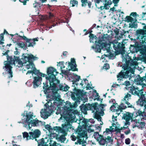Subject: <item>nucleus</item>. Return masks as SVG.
Returning <instances> with one entry per match:
<instances>
[{
	"label": "nucleus",
	"instance_id": "f257e3e1",
	"mask_svg": "<svg viewBox=\"0 0 146 146\" xmlns=\"http://www.w3.org/2000/svg\"><path fill=\"white\" fill-rule=\"evenodd\" d=\"M79 121V125L77 128L74 130L75 133L77 134L76 136L72 135L71 137L72 140L74 141L77 139V142L75 143V144L78 143L81 145L84 143L86 142L84 139L87 136V132L86 130L88 127V122L89 121L88 119L83 118V119H80Z\"/></svg>",
	"mask_w": 146,
	"mask_h": 146
},
{
	"label": "nucleus",
	"instance_id": "f03ea898",
	"mask_svg": "<svg viewBox=\"0 0 146 146\" xmlns=\"http://www.w3.org/2000/svg\"><path fill=\"white\" fill-rule=\"evenodd\" d=\"M73 75L72 76L73 80L72 81L73 84H75L77 87L78 83L77 82L80 79V77L78 76L76 74L73 73ZM74 88L73 89L74 92H72L71 98L72 99L75 101V103H77L80 102V100L83 101V102H87L88 99L86 95V93H83V90L77 89L75 85H74Z\"/></svg>",
	"mask_w": 146,
	"mask_h": 146
},
{
	"label": "nucleus",
	"instance_id": "7ed1b4c3",
	"mask_svg": "<svg viewBox=\"0 0 146 146\" xmlns=\"http://www.w3.org/2000/svg\"><path fill=\"white\" fill-rule=\"evenodd\" d=\"M26 112V119L23 122V126L27 128H29L30 129L32 126H42L44 124H42V121L38 120L37 118L33 119L32 117L33 116V113L30 112L27 113L26 111H25L24 113L22 114V116H25V113Z\"/></svg>",
	"mask_w": 146,
	"mask_h": 146
},
{
	"label": "nucleus",
	"instance_id": "20e7f679",
	"mask_svg": "<svg viewBox=\"0 0 146 146\" xmlns=\"http://www.w3.org/2000/svg\"><path fill=\"white\" fill-rule=\"evenodd\" d=\"M129 92L132 95L138 96L139 98L137 102V104L141 107L144 106L145 108L146 109L145 95L143 94V92H142V89L140 90L139 88H135L133 86L130 88Z\"/></svg>",
	"mask_w": 146,
	"mask_h": 146
},
{
	"label": "nucleus",
	"instance_id": "39448f33",
	"mask_svg": "<svg viewBox=\"0 0 146 146\" xmlns=\"http://www.w3.org/2000/svg\"><path fill=\"white\" fill-rule=\"evenodd\" d=\"M104 106V104L99 105L97 103H93L90 106L92 109V112H95L94 118L98 121H101L102 117L100 115H103Z\"/></svg>",
	"mask_w": 146,
	"mask_h": 146
},
{
	"label": "nucleus",
	"instance_id": "423d86ee",
	"mask_svg": "<svg viewBox=\"0 0 146 146\" xmlns=\"http://www.w3.org/2000/svg\"><path fill=\"white\" fill-rule=\"evenodd\" d=\"M76 107L75 104L72 105L71 102L66 101L63 108L62 116L76 117L75 115L77 114L78 112L77 110L73 109Z\"/></svg>",
	"mask_w": 146,
	"mask_h": 146
},
{
	"label": "nucleus",
	"instance_id": "0eeeda50",
	"mask_svg": "<svg viewBox=\"0 0 146 146\" xmlns=\"http://www.w3.org/2000/svg\"><path fill=\"white\" fill-rule=\"evenodd\" d=\"M124 60L125 64L122 67L124 70L125 71L127 74L129 73H130L134 76V70L131 68L130 66H136L137 64V62L134 61L131 57L129 55L125 58Z\"/></svg>",
	"mask_w": 146,
	"mask_h": 146
},
{
	"label": "nucleus",
	"instance_id": "6e6552de",
	"mask_svg": "<svg viewBox=\"0 0 146 146\" xmlns=\"http://www.w3.org/2000/svg\"><path fill=\"white\" fill-rule=\"evenodd\" d=\"M50 98L55 99V100L53 102L52 104V102H51L50 106L47 103H46L45 104V106H46V108L44 110V111L43 112H40L41 116V117L44 118V115H46L48 116H49L55 110H56V108L57 107L58 104V103L56 102L57 100H56V98H54V97L52 96L51 97V98L49 97Z\"/></svg>",
	"mask_w": 146,
	"mask_h": 146
},
{
	"label": "nucleus",
	"instance_id": "1a4fd4ad",
	"mask_svg": "<svg viewBox=\"0 0 146 146\" xmlns=\"http://www.w3.org/2000/svg\"><path fill=\"white\" fill-rule=\"evenodd\" d=\"M7 60L4 62V64L5 66H3V69L5 68V70L7 72V73L9 74L8 78H10L13 76L12 71L13 67L11 66V64L14 63L15 60L12 56H9L8 55L7 56Z\"/></svg>",
	"mask_w": 146,
	"mask_h": 146
},
{
	"label": "nucleus",
	"instance_id": "9d476101",
	"mask_svg": "<svg viewBox=\"0 0 146 146\" xmlns=\"http://www.w3.org/2000/svg\"><path fill=\"white\" fill-rule=\"evenodd\" d=\"M62 116L65 122L64 124L62 125V126L65 132V131H68L69 129H71L72 126L71 123L74 121L76 117Z\"/></svg>",
	"mask_w": 146,
	"mask_h": 146
},
{
	"label": "nucleus",
	"instance_id": "9b49d317",
	"mask_svg": "<svg viewBox=\"0 0 146 146\" xmlns=\"http://www.w3.org/2000/svg\"><path fill=\"white\" fill-rule=\"evenodd\" d=\"M111 43L113 44V47L116 53L123 54L125 53V45L123 42H119L117 40L113 41Z\"/></svg>",
	"mask_w": 146,
	"mask_h": 146
},
{
	"label": "nucleus",
	"instance_id": "f8f14e48",
	"mask_svg": "<svg viewBox=\"0 0 146 146\" xmlns=\"http://www.w3.org/2000/svg\"><path fill=\"white\" fill-rule=\"evenodd\" d=\"M56 71V69L54 68L50 67L47 68V76L46 77V80H51L59 82V81L57 80L56 76L58 73Z\"/></svg>",
	"mask_w": 146,
	"mask_h": 146
},
{
	"label": "nucleus",
	"instance_id": "ddd939ff",
	"mask_svg": "<svg viewBox=\"0 0 146 146\" xmlns=\"http://www.w3.org/2000/svg\"><path fill=\"white\" fill-rule=\"evenodd\" d=\"M57 80L59 81V82L55 81V80L53 82H54L53 87V91H52V94H48V97L51 98L52 96L54 97V98H56V96L55 95L57 93V92L59 90H63L64 86L63 85L61 84H60V80L57 79Z\"/></svg>",
	"mask_w": 146,
	"mask_h": 146
},
{
	"label": "nucleus",
	"instance_id": "4468645a",
	"mask_svg": "<svg viewBox=\"0 0 146 146\" xmlns=\"http://www.w3.org/2000/svg\"><path fill=\"white\" fill-rule=\"evenodd\" d=\"M54 81L51 80H47L45 82L43 83V89L44 90V92L45 94H52V91H53V86Z\"/></svg>",
	"mask_w": 146,
	"mask_h": 146
},
{
	"label": "nucleus",
	"instance_id": "2eb2a0df",
	"mask_svg": "<svg viewBox=\"0 0 146 146\" xmlns=\"http://www.w3.org/2000/svg\"><path fill=\"white\" fill-rule=\"evenodd\" d=\"M100 38L99 37L100 39L98 40L97 42L96 40L95 41L96 43L95 46H92V48L94 49L95 50L96 52H100L101 49L106 47V44L102 42V41L105 40V39L106 38V37H105L104 36H103L101 37V39H100Z\"/></svg>",
	"mask_w": 146,
	"mask_h": 146
},
{
	"label": "nucleus",
	"instance_id": "dca6fc26",
	"mask_svg": "<svg viewBox=\"0 0 146 146\" xmlns=\"http://www.w3.org/2000/svg\"><path fill=\"white\" fill-rule=\"evenodd\" d=\"M110 108H114V110H116V114L119 115L121 112L123 111V110H124L127 108L126 105H124L123 103H121L118 106L117 104L113 103V105L111 106Z\"/></svg>",
	"mask_w": 146,
	"mask_h": 146
},
{
	"label": "nucleus",
	"instance_id": "f3484780",
	"mask_svg": "<svg viewBox=\"0 0 146 146\" xmlns=\"http://www.w3.org/2000/svg\"><path fill=\"white\" fill-rule=\"evenodd\" d=\"M136 35L137 36L136 38L137 39H139L140 42L143 43L146 41V36L145 35L143 29L137 30L136 31Z\"/></svg>",
	"mask_w": 146,
	"mask_h": 146
},
{
	"label": "nucleus",
	"instance_id": "a211bd4d",
	"mask_svg": "<svg viewBox=\"0 0 146 146\" xmlns=\"http://www.w3.org/2000/svg\"><path fill=\"white\" fill-rule=\"evenodd\" d=\"M29 133V139L33 140L35 139V140L37 141L38 143L40 142L41 139L40 140L39 142V141L36 139L37 138L39 137L41 135V132L39 130L35 129L33 131L30 132Z\"/></svg>",
	"mask_w": 146,
	"mask_h": 146
},
{
	"label": "nucleus",
	"instance_id": "6ab92c4d",
	"mask_svg": "<svg viewBox=\"0 0 146 146\" xmlns=\"http://www.w3.org/2000/svg\"><path fill=\"white\" fill-rule=\"evenodd\" d=\"M141 43L138 42H136L134 45H131L129 48L131 52L134 53H137L139 51L141 48Z\"/></svg>",
	"mask_w": 146,
	"mask_h": 146
},
{
	"label": "nucleus",
	"instance_id": "aec40b11",
	"mask_svg": "<svg viewBox=\"0 0 146 146\" xmlns=\"http://www.w3.org/2000/svg\"><path fill=\"white\" fill-rule=\"evenodd\" d=\"M21 38H22L23 40H25L27 43H29V44L28 45V47L33 46V45L35 44V41H38V40L37 38H34L33 39H29L27 38L25 36H19Z\"/></svg>",
	"mask_w": 146,
	"mask_h": 146
},
{
	"label": "nucleus",
	"instance_id": "412c9836",
	"mask_svg": "<svg viewBox=\"0 0 146 146\" xmlns=\"http://www.w3.org/2000/svg\"><path fill=\"white\" fill-rule=\"evenodd\" d=\"M68 64V68H70V69H68V71H78V69L76 68L77 65L76 64L75 60L74 58H71V62H69Z\"/></svg>",
	"mask_w": 146,
	"mask_h": 146
},
{
	"label": "nucleus",
	"instance_id": "4be33fe9",
	"mask_svg": "<svg viewBox=\"0 0 146 146\" xmlns=\"http://www.w3.org/2000/svg\"><path fill=\"white\" fill-rule=\"evenodd\" d=\"M133 117L132 113L131 115V113L129 112H126V113L123 114L122 118L124 119L125 120V125H129V121L131 119H132Z\"/></svg>",
	"mask_w": 146,
	"mask_h": 146
},
{
	"label": "nucleus",
	"instance_id": "5701e85b",
	"mask_svg": "<svg viewBox=\"0 0 146 146\" xmlns=\"http://www.w3.org/2000/svg\"><path fill=\"white\" fill-rule=\"evenodd\" d=\"M33 82L34 87L35 88L38 87L41 84L42 78L41 77L34 76L33 77Z\"/></svg>",
	"mask_w": 146,
	"mask_h": 146
},
{
	"label": "nucleus",
	"instance_id": "b1692460",
	"mask_svg": "<svg viewBox=\"0 0 146 146\" xmlns=\"http://www.w3.org/2000/svg\"><path fill=\"white\" fill-rule=\"evenodd\" d=\"M131 95H130L128 93H127L125 95V96L123 98V100L124 101V103H123L124 104H126L127 105V106H126L127 108H134V107L133 106L130 104V103H129L128 102L129 99H131Z\"/></svg>",
	"mask_w": 146,
	"mask_h": 146
},
{
	"label": "nucleus",
	"instance_id": "393cba45",
	"mask_svg": "<svg viewBox=\"0 0 146 146\" xmlns=\"http://www.w3.org/2000/svg\"><path fill=\"white\" fill-rule=\"evenodd\" d=\"M91 105H92V104H88V105L83 104L80 106V110L84 114H86L87 110H92V109H91V108L90 106Z\"/></svg>",
	"mask_w": 146,
	"mask_h": 146
},
{
	"label": "nucleus",
	"instance_id": "a878e982",
	"mask_svg": "<svg viewBox=\"0 0 146 146\" xmlns=\"http://www.w3.org/2000/svg\"><path fill=\"white\" fill-rule=\"evenodd\" d=\"M141 43V48L139 51L143 56L146 57V41L143 43Z\"/></svg>",
	"mask_w": 146,
	"mask_h": 146
},
{
	"label": "nucleus",
	"instance_id": "bb28decb",
	"mask_svg": "<svg viewBox=\"0 0 146 146\" xmlns=\"http://www.w3.org/2000/svg\"><path fill=\"white\" fill-rule=\"evenodd\" d=\"M132 115L133 117V118L134 117H136L138 116H144L143 118L144 119H146V115H145V112H142V111L140 110H136L135 111V113L134 112L132 113Z\"/></svg>",
	"mask_w": 146,
	"mask_h": 146
},
{
	"label": "nucleus",
	"instance_id": "cd10ccee",
	"mask_svg": "<svg viewBox=\"0 0 146 146\" xmlns=\"http://www.w3.org/2000/svg\"><path fill=\"white\" fill-rule=\"evenodd\" d=\"M127 73L125 71L124 72L123 70H121L117 75V80H122L123 78H127Z\"/></svg>",
	"mask_w": 146,
	"mask_h": 146
},
{
	"label": "nucleus",
	"instance_id": "c85d7f7f",
	"mask_svg": "<svg viewBox=\"0 0 146 146\" xmlns=\"http://www.w3.org/2000/svg\"><path fill=\"white\" fill-rule=\"evenodd\" d=\"M27 55H28V56H23V62L24 63H26L27 62H29L32 59L35 60V58H36L33 54L29 55V54H28Z\"/></svg>",
	"mask_w": 146,
	"mask_h": 146
},
{
	"label": "nucleus",
	"instance_id": "c756f323",
	"mask_svg": "<svg viewBox=\"0 0 146 146\" xmlns=\"http://www.w3.org/2000/svg\"><path fill=\"white\" fill-rule=\"evenodd\" d=\"M106 140L104 138L103 136L102 135L97 141L101 145H104L106 143Z\"/></svg>",
	"mask_w": 146,
	"mask_h": 146
},
{
	"label": "nucleus",
	"instance_id": "7c9ffc66",
	"mask_svg": "<svg viewBox=\"0 0 146 146\" xmlns=\"http://www.w3.org/2000/svg\"><path fill=\"white\" fill-rule=\"evenodd\" d=\"M81 2L82 3V5L83 7H85L88 4V7L90 8L91 5V2L90 1H88L87 0H81Z\"/></svg>",
	"mask_w": 146,
	"mask_h": 146
},
{
	"label": "nucleus",
	"instance_id": "2f4dec72",
	"mask_svg": "<svg viewBox=\"0 0 146 146\" xmlns=\"http://www.w3.org/2000/svg\"><path fill=\"white\" fill-rule=\"evenodd\" d=\"M57 21L56 22V24L55 23H53V25L49 27V28H51L52 27H54L56 26V25H58V23L60 24V23H65L66 22V21H65L63 19H58V20H56Z\"/></svg>",
	"mask_w": 146,
	"mask_h": 146
},
{
	"label": "nucleus",
	"instance_id": "473e14b6",
	"mask_svg": "<svg viewBox=\"0 0 146 146\" xmlns=\"http://www.w3.org/2000/svg\"><path fill=\"white\" fill-rule=\"evenodd\" d=\"M114 0H105V3L104 6V8L106 9H108V6L111 5Z\"/></svg>",
	"mask_w": 146,
	"mask_h": 146
},
{
	"label": "nucleus",
	"instance_id": "72a5a7b5",
	"mask_svg": "<svg viewBox=\"0 0 146 146\" xmlns=\"http://www.w3.org/2000/svg\"><path fill=\"white\" fill-rule=\"evenodd\" d=\"M122 85H124L125 86H126L128 87H127L125 88L126 90H129V88L130 89L129 91V92H129L130 91V88L131 87L133 86L132 85H131V86H130H130H131V84H130V82L129 81H125L122 84ZM134 87H135V86H134Z\"/></svg>",
	"mask_w": 146,
	"mask_h": 146
},
{
	"label": "nucleus",
	"instance_id": "f704fd0d",
	"mask_svg": "<svg viewBox=\"0 0 146 146\" xmlns=\"http://www.w3.org/2000/svg\"><path fill=\"white\" fill-rule=\"evenodd\" d=\"M54 130L56 131V132L61 133H64V130L63 127L62 128L59 126H55L53 127Z\"/></svg>",
	"mask_w": 146,
	"mask_h": 146
},
{
	"label": "nucleus",
	"instance_id": "c9c22d12",
	"mask_svg": "<svg viewBox=\"0 0 146 146\" xmlns=\"http://www.w3.org/2000/svg\"><path fill=\"white\" fill-rule=\"evenodd\" d=\"M28 62L29 63V64H27L26 68L27 69H29L31 67V68L33 69V67H35V65L32 60H31L29 61Z\"/></svg>",
	"mask_w": 146,
	"mask_h": 146
},
{
	"label": "nucleus",
	"instance_id": "e433bc0d",
	"mask_svg": "<svg viewBox=\"0 0 146 146\" xmlns=\"http://www.w3.org/2000/svg\"><path fill=\"white\" fill-rule=\"evenodd\" d=\"M46 142H45L44 139L42 138L40 141V142L38 143V146H47Z\"/></svg>",
	"mask_w": 146,
	"mask_h": 146
},
{
	"label": "nucleus",
	"instance_id": "4c0bfd02",
	"mask_svg": "<svg viewBox=\"0 0 146 146\" xmlns=\"http://www.w3.org/2000/svg\"><path fill=\"white\" fill-rule=\"evenodd\" d=\"M119 54V53H116V51H115L113 52V53H112V52H110V55H109V56L111 58H114L115 56ZM104 55L106 56V57H108L109 56V55H106V54H104Z\"/></svg>",
	"mask_w": 146,
	"mask_h": 146
},
{
	"label": "nucleus",
	"instance_id": "58836bf2",
	"mask_svg": "<svg viewBox=\"0 0 146 146\" xmlns=\"http://www.w3.org/2000/svg\"><path fill=\"white\" fill-rule=\"evenodd\" d=\"M33 74H35L37 76H39L40 73L39 70H37L35 67H33Z\"/></svg>",
	"mask_w": 146,
	"mask_h": 146
},
{
	"label": "nucleus",
	"instance_id": "ea45409f",
	"mask_svg": "<svg viewBox=\"0 0 146 146\" xmlns=\"http://www.w3.org/2000/svg\"><path fill=\"white\" fill-rule=\"evenodd\" d=\"M33 6L34 8H36L38 10H39L41 6V4L39 3L36 2L35 1V3L33 4Z\"/></svg>",
	"mask_w": 146,
	"mask_h": 146
},
{
	"label": "nucleus",
	"instance_id": "a19ab883",
	"mask_svg": "<svg viewBox=\"0 0 146 146\" xmlns=\"http://www.w3.org/2000/svg\"><path fill=\"white\" fill-rule=\"evenodd\" d=\"M101 136H102V135H100L98 132H95L94 133V138L97 141Z\"/></svg>",
	"mask_w": 146,
	"mask_h": 146
},
{
	"label": "nucleus",
	"instance_id": "79ce46f5",
	"mask_svg": "<svg viewBox=\"0 0 146 146\" xmlns=\"http://www.w3.org/2000/svg\"><path fill=\"white\" fill-rule=\"evenodd\" d=\"M134 122H135V123H134L135 124V126H137V127H139V126L140 125V121L139 119L137 120V119H135L134 121Z\"/></svg>",
	"mask_w": 146,
	"mask_h": 146
},
{
	"label": "nucleus",
	"instance_id": "37998d69",
	"mask_svg": "<svg viewBox=\"0 0 146 146\" xmlns=\"http://www.w3.org/2000/svg\"><path fill=\"white\" fill-rule=\"evenodd\" d=\"M89 37L90 38V42H91L92 40L94 38H95V39H96V38H97V37L96 36H94V35L92 33H91L89 35Z\"/></svg>",
	"mask_w": 146,
	"mask_h": 146
},
{
	"label": "nucleus",
	"instance_id": "c03bdc74",
	"mask_svg": "<svg viewBox=\"0 0 146 146\" xmlns=\"http://www.w3.org/2000/svg\"><path fill=\"white\" fill-rule=\"evenodd\" d=\"M58 63L59 64V66L60 67V68L61 70H62V68H64L65 67L64 65V62H60Z\"/></svg>",
	"mask_w": 146,
	"mask_h": 146
},
{
	"label": "nucleus",
	"instance_id": "a18cd8bd",
	"mask_svg": "<svg viewBox=\"0 0 146 146\" xmlns=\"http://www.w3.org/2000/svg\"><path fill=\"white\" fill-rule=\"evenodd\" d=\"M61 73L65 75L68 76V74H70L69 71H68V70H64L62 69L61 70Z\"/></svg>",
	"mask_w": 146,
	"mask_h": 146
},
{
	"label": "nucleus",
	"instance_id": "49530a36",
	"mask_svg": "<svg viewBox=\"0 0 146 146\" xmlns=\"http://www.w3.org/2000/svg\"><path fill=\"white\" fill-rule=\"evenodd\" d=\"M23 133L24 138H26L27 139H29V135L28 133L26 132H25Z\"/></svg>",
	"mask_w": 146,
	"mask_h": 146
},
{
	"label": "nucleus",
	"instance_id": "de8ad7c7",
	"mask_svg": "<svg viewBox=\"0 0 146 146\" xmlns=\"http://www.w3.org/2000/svg\"><path fill=\"white\" fill-rule=\"evenodd\" d=\"M105 139H106V143L113 141V140L111 139V137L109 136H108L107 138H106Z\"/></svg>",
	"mask_w": 146,
	"mask_h": 146
},
{
	"label": "nucleus",
	"instance_id": "09e8293b",
	"mask_svg": "<svg viewBox=\"0 0 146 146\" xmlns=\"http://www.w3.org/2000/svg\"><path fill=\"white\" fill-rule=\"evenodd\" d=\"M78 2L77 1L75 0H73L71 1L70 3L72 5V6L74 7L78 4Z\"/></svg>",
	"mask_w": 146,
	"mask_h": 146
},
{
	"label": "nucleus",
	"instance_id": "8fccbe9b",
	"mask_svg": "<svg viewBox=\"0 0 146 146\" xmlns=\"http://www.w3.org/2000/svg\"><path fill=\"white\" fill-rule=\"evenodd\" d=\"M103 68L104 69L106 70H108L110 68L109 64L107 63H105L104 64Z\"/></svg>",
	"mask_w": 146,
	"mask_h": 146
},
{
	"label": "nucleus",
	"instance_id": "3c124183",
	"mask_svg": "<svg viewBox=\"0 0 146 146\" xmlns=\"http://www.w3.org/2000/svg\"><path fill=\"white\" fill-rule=\"evenodd\" d=\"M15 37H14L13 39L12 40L13 41L14 43H16L17 42H18V41L19 40L18 36H15Z\"/></svg>",
	"mask_w": 146,
	"mask_h": 146
},
{
	"label": "nucleus",
	"instance_id": "603ef678",
	"mask_svg": "<svg viewBox=\"0 0 146 146\" xmlns=\"http://www.w3.org/2000/svg\"><path fill=\"white\" fill-rule=\"evenodd\" d=\"M58 138L62 142L64 141L66 139V138L63 135L60 136Z\"/></svg>",
	"mask_w": 146,
	"mask_h": 146
},
{
	"label": "nucleus",
	"instance_id": "864d4df0",
	"mask_svg": "<svg viewBox=\"0 0 146 146\" xmlns=\"http://www.w3.org/2000/svg\"><path fill=\"white\" fill-rule=\"evenodd\" d=\"M92 96L93 97H94L95 98V99H97V100L98 101L100 100V96H99L98 93L97 92H96V94H95V95Z\"/></svg>",
	"mask_w": 146,
	"mask_h": 146
},
{
	"label": "nucleus",
	"instance_id": "5fc2aeb1",
	"mask_svg": "<svg viewBox=\"0 0 146 146\" xmlns=\"http://www.w3.org/2000/svg\"><path fill=\"white\" fill-rule=\"evenodd\" d=\"M130 16H132L134 17H136L137 16L139 17V16L138 14H137L136 12H132L131 13Z\"/></svg>",
	"mask_w": 146,
	"mask_h": 146
},
{
	"label": "nucleus",
	"instance_id": "6e6d98bb",
	"mask_svg": "<svg viewBox=\"0 0 146 146\" xmlns=\"http://www.w3.org/2000/svg\"><path fill=\"white\" fill-rule=\"evenodd\" d=\"M126 19V20H122L123 21H126L128 22H132V21H133L134 20L135 21H137V19Z\"/></svg>",
	"mask_w": 146,
	"mask_h": 146
},
{
	"label": "nucleus",
	"instance_id": "4d7b16f0",
	"mask_svg": "<svg viewBox=\"0 0 146 146\" xmlns=\"http://www.w3.org/2000/svg\"><path fill=\"white\" fill-rule=\"evenodd\" d=\"M45 128L46 129L48 130L52 129L51 127L48 124L45 125Z\"/></svg>",
	"mask_w": 146,
	"mask_h": 146
},
{
	"label": "nucleus",
	"instance_id": "13d9d810",
	"mask_svg": "<svg viewBox=\"0 0 146 146\" xmlns=\"http://www.w3.org/2000/svg\"><path fill=\"white\" fill-rule=\"evenodd\" d=\"M117 127H115V128H116V131H117V132L118 133H120L121 132V131L122 130V129H125L126 128L125 127H121L120 128H116Z\"/></svg>",
	"mask_w": 146,
	"mask_h": 146
},
{
	"label": "nucleus",
	"instance_id": "bf43d9fd",
	"mask_svg": "<svg viewBox=\"0 0 146 146\" xmlns=\"http://www.w3.org/2000/svg\"><path fill=\"white\" fill-rule=\"evenodd\" d=\"M125 143L127 145H129L130 143V139L129 138H127L125 139Z\"/></svg>",
	"mask_w": 146,
	"mask_h": 146
},
{
	"label": "nucleus",
	"instance_id": "052dcab7",
	"mask_svg": "<svg viewBox=\"0 0 146 146\" xmlns=\"http://www.w3.org/2000/svg\"><path fill=\"white\" fill-rule=\"evenodd\" d=\"M145 123L144 122H140V125L139 127L143 128L144 127Z\"/></svg>",
	"mask_w": 146,
	"mask_h": 146
},
{
	"label": "nucleus",
	"instance_id": "680f3d73",
	"mask_svg": "<svg viewBox=\"0 0 146 146\" xmlns=\"http://www.w3.org/2000/svg\"><path fill=\"white\" fill-rule=\"evenodd\" d=\"M70 87L66 85L64 87L63 91L66 92L68 90V89Z\"/></svg>",
	"mask_w": 146,
	"mask_h": 146
},
{
	"label": "nucleus",
	"instance_id": "e2e57ef3",
	"mask_svg": "<svg viewBox=\"0 0 146 146\" xmlns=\"http://www.w3.org/2000/svg\"><path fill=\"white\" fill-rule=\"evenodd\" d=\"M113 129V128L112 127V126H110V129L109 128H106V132L108 133L109 131H111V130Z\"/></svg>",
	"mask_w": 146,
	"mask_h": 146
},
{
	"label": "nucleus",
	"instance_id": "0e129e2a",
	"mask_svg": "<svg viewBox=\"0 0 146 146\" xmlns=\"http://www.w3.org/2000/svg\"><path fill=\"white\" fill-rule=\"evenodd\" d=\"M127 78H129V79L133 77L134 76L132 74H131L130 73H129L127 75Z\"/></svg>",
	"mask_w": 146,
	"mask_h": 146
},
{
	"label": "nucleus",
	"instance_id": "69168bd1",
	"mask_svg": "<svg viewBox=\"0 0 146 146\" xmlns=\"http://www.w3.org/2000/svg\"><path fill=\"white\" fill-rule=\"evenodd\" d=\"M4 34L3 33H2L0 34V39L1 41H4Z\"/></svg>",
	"mask_w": 146,
	"mask_h": 146
},
{
	"label": "nucleus",
	"instance_id": "338daca9",
	"mask_svg": "<svg viewBox=\"0 0 146 146\" xmlns=\"http://www.w3.org/2000/svg\"><path fill=\"white\" fill-rule=\"evenodd\" d=\"M114 31L116 36L118 35L119 32L118 29H115Z\"/></svg>",
	"mask_w": 146,
	"mask_h": 146
},
{
	"label": "nucleus",
	"instance_id": "774afa93",
	"mask_svg": "<svg viewBox=\"0 0 146 146\" xmlns=\"http://www.w3.org/2000/svg\"><path fill=\"white\" fill-rule=\"evenodd\" d=\"M14 58L15 61H16L17 62H18L19 60L20 59H19V57L18 56H14Z\"/></svg>",
	"mask_w": 146,
	"mask_h": 146
}]
</instances>
